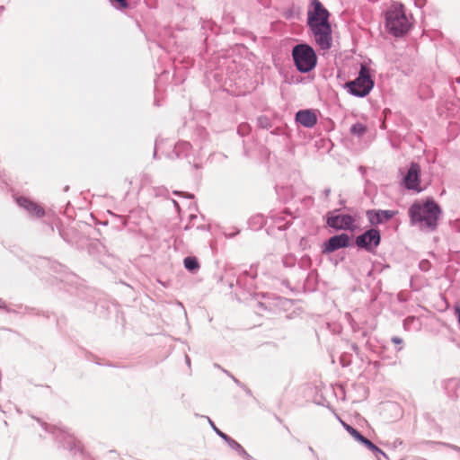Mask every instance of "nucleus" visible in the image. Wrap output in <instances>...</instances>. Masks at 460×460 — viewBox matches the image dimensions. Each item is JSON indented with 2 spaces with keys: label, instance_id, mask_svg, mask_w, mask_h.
Instances as JSON below:
<instances>
[{
  "label": "nucleus",
  "instance_id": "1",
  "mask_svg": "<svg viewBox=\"0 0 460 460\" xmlns=\"http://www.w3.org/2000/svg\"><path fill=\"white\" fill-rule=\"evenodd\" d=\"M311 5L307 13L308 25L317 45L323 50L329 49L332 42L330 13L319 0H313Z\"/></svg>",
  "mask_w": 460,
  "mask_h": 460
},
{
  "label": "nucleus",
  "instance_id": "2",
  "mask_svg": "<svg viewBox=\"0 0 460 460\" xmlns=\"http://www.w3.org/2000/svg\"><path fill=\"white\" fill-rule=\"evenodd\" d=\"M440 212L439 206L432 199L414 202L409 208L411 224H419L428 230L436 229Z\"/></svg>",
  "mask_w": 460,
  "mask_h": 460
},
{
  "label": "nucleus",
  "instance_id": "3",
  "mask_svg": "<svg viewBox=\"0 0 460 460\" xmlns=\"http://www.w3.org/2000/svg\"><path fill=\"white\" fill-rule=\"evenodd\" d=\"M385 27L394 36L403 35L410 29L402 4H394L385 13Z\"/></svg>",
  "mask_w": 460,
  "mask_h": 460
},
{
  "label": "nucleus",
  "instance_id": "4",
  "mask_svg": "<svg viewBox=\"0 0 460 460\" xmlns=\"http://www.w3.org/2000/svg\"><path fill=\"white\" fill-rule=\"evenodd\" d=\"M292 56L297 69L306 73L311 71L316 65V55L313 48L306 44H299L294 47Z\"/></svg>",
  "mask_w": 460,
  "mask_h": 460
},
{
  "label": "nucleus",
  "instance_id": "5",
  "mask_svg": "<svg viewBox=\"0 0 460 460\" xmlns=\"http://www.w3.org/2000/svg\"><path fill=\"white\" fill-rule=\"evenodd\" d=\"M373 85L374 82L370 77L369 69L365 65H361L358 76L346 84L347 88L352 94L360 97L366 96L373 88Z\"/></svg>",
  "mask_w": 460,
  "mask_h": 460
},
{
  "label": "nucleus",
  "instance_id": "6",
  "mask_svg": "<svg viewBox=\"0 0 460 460\" xmlns=\"http://www.w3.org/2000/svg\"><path fill=\"white\" fill-rule=\"evenodd\" d=\"M380 242L379 232L376 229H370L365 234L357 237L356 243L358 246L371 250L376 247Z\"/></svg>",
  "mask_w": 460,
  "mask_h": 460
},
{
  "label": "nucleus",
  "instance_id": "7",
  "mask_svg": "<svg viewBox=\"0 0 460 460\" xmlns=\"http://www.w3.org/2000/svg\"><path fill=\"white\" fill-rule=\"evenodd\" d=\"M355 218L349 215L339 214L336 216H329L327 224L336 229H352Z\"/></svg>",
  "mask_w": 460,
  "mask_h": 460
},
{
  "label": "nucleus",
  "instance_id": "8",
  "mask_svg": "<svg viewBox=\"0 0 460 460\" xmlns=\"http://www.w3.org/2000/svg\"><path fill=\"white\" fill-rule=\"evenodd\" d=\"M420 167L418 164H411L407 174L404 177V184L407 189L414 190L418 192L421 190L420 187Z\"/></svg>",
  "mask_w": 460,
  "mask_h": 460
},
{
  "label": "nucleus",
  "instance_id": "9",
  "mask_svg": "<svg viewBox=\"0 0 460 460\" xmlns=\"http://www.w3.org/2000/svg\"><path fill=\"white\" fill-rule=\"evenodd\" d=\"M17 203L19 204V206L26 209L31 216L42 217L45 215V211L41 206L27 198H18Z\"/></svg>",
  "mask_w": 460,
  "mask_h": 460
},
{
  "label": "nucleus",
  "instance_id": "10",
  "mask_svg": "<svg viewBox=\"0 0 460 460\" xmlns=\"http://www.w3.org/2000/svg\"><path fill=\"white\" fill-rule=\"evenodd\" d=\"M349 238L348 234H341L331 237L328 243L325 244L324 252H332L342 247H346L349 244Z\"/></svg>",
  "mask_w": 460,
  "mask_h": 460
},
{
  "label": "nucleus",
  "instance_id": "11",
  "mask_svg": "<svg viewBox=\"0 0 460 460\" xmlns=\"http://www.w3.org/2000/svg\"><path fill=\"white\" fill-rule=\"evenodd\" d=\"M296 121L306 128L314 127L317 122V117L314 112L305 110L300 111L296 115Z\"/></svg>",
  "mask_w": 460,
  "mask_h": 460
},
{
  "label": "nucleus",
  "instance_id": "12",
  "mask_svg": "<svg viewBox=\"0 0 460 460\" xmlns=\"http://www.w3.org/2000/svg\"><path fill=\"white\" fill-rule=\"evenodd\" d=\"M396 212L391 210H379L376 212H368V218L372 224H380L391 219Z\"/></svg>",
  "mask_w": 460,
  "mask_h": 460
},
{
  "label": "nucleus",
  "instance_id": "13",
  "mask_svg": "<svg viewBox=\"0 0 460 460\" xmlns=\"http://www.w3.org/2000/svg\"><path fill=\"white\" fill-rule=\"evenodd\" d=\"M183 262L185 268L190 271L196 270L199 268V263L196 257H186Z\"/></svg>",
  "mask_w": 460,
  "mask_h": 460
},
{
  "label": "nucleus",
  "instance_id": "14",
  "mask_svg": "<svg viewBox=\"0 0 460 460\" xmlns=\"http://www.w3.org/2000/svg\"><path fill=\"white\" fill-rule=\"evenodd\" d=\"M367 128L362 123H356L350 128V132L356 136H362L365 134Z\"/></svg>",
  "mask_w": 460,
  "mask_h": 460
},
{
  "label": "nucleus",
  "instance_id": "15",
  "mask_svg": "<svg viewBox=\"0 0 460 460\" xmlns=\"http://www.w3.org/2000/svg\"><path fill=\"white\" fill-rule=\"evenodd\" d=\"M358 442L365 445L372 452L380 451L379 448L376 445H374L369 439H367V438H365L363 436H361V438L358 439Z\"/></svg>",
  "mask_w": 460,
  "mask_h": 460
},
{
  "label": "nucleus",
  "instance_id": "16",
  "mask_svg": "<svg viewBox=\"0 0 460 460\" xmlns=\"http://www.w3.org/2000/svg\"><path fill=\"white\" fill-rule=\"evenodd\" d=\"M343 426L344 428L346 429V430L357 440L358 441V439L361 438V434L357 430L355 429L353 427L348 425V424H345L343 423Z\"/></svg>",
  "mask_w": 460,
  "mask_h": 460
},
{
  "label": "nucleus",
  "instance_id": "17",
  "mask_svg": "<svg viewBox=\"0 0 460 460\" xmlns=\"http://www.w3.org/2000/svg\"><path fill=\"white\" fill-rule=\"evenodd\" d=\"M110 2L120 10H124L128 7L127 0H110Z\"/></svg>",
  "mask_w": 460,
  "mask_h": 460
},
{
  "label": "nucleus",
  "instance_id": "18",
  "mask_svg": "<svg viewBox=\"0 0 460 460\" xmlns=\"http://www.w3.org/2000/svg\"><path fill=\"white\" fill-rule=\"evenodd\" d=\"M392 341H393L394 343H395V344H400V343H402V339H401V338H398V337H394V338L392 339Z\"/></svg>",
  "mask_w": 460,
  "mask_h": 460
},
{
  "label": "nucleus",
  "instance_id": "19",
  "mask_svg": "<svg viewBox=\"0 0 460 460\" xmlns=\"http://www.w3.org/2000/svg\"><path fill=\"white\" fill-rule=\"evenodd\" d=\"M217 433H218L222 438H226L225 434H223L222 432H220V431H218V430H217Z\"/></svg>",
  "mask_w": 460,
  "mask_h": 460
}]
</instances>
